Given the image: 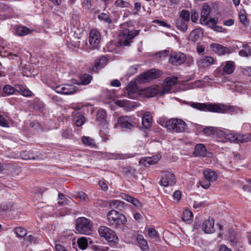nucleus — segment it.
Instances as JSON below:
<instances>
[{
  "label": "nucleus",
  "mask_w": 251,
  "mask_h": 251,
  "mask_svg": "<svg viewBox=\"0 0 251 251\" xmlns=\"http://www.w3.org/2000/svg\"><path fill=\"white\" fill-rule=\"evenodd\" d=\"M202 30L201 28H198L193 30L190 34L188 39L190 41L195 42L199 41L202 35Z\"/></svg>",
  "instance_id": "nucleus-22"
},
{
  "label": "nucleus",
  "mask_w": 251,
  "mask_h": 251,
  "mask_svg": "<svg viewBox=\"0 0 251 251\" xmlns=\"http://www.w3.org/2000/svg\"><path fill=\"white\" fill-rule=\"evenodd\" d=\"M192 107L200 111H209L211 112L230 113L235 111V107L225 104L217 103H199L192 102L190 103Z\"/></svg>",
  "instance_id": "nucleus-1"
},
{
  "label": "nucleus",
  "mask_w": 251,
  "mask_h": 251,
  "mask_svg": "<svg viewBox=\"0 0 251 251\" xmlns=\"http://www.w3.org/2000/svg\"><path fill=\"white\" fill-rule=\"evenodd\" d=\"M176 179L174 175L169 172L162 173L159 184L164 187L172 186L176 184Z\"/></svg>",
  "instance_id": "nucleus-7"
},
{
  "label": "nucleus",
  "mask_w": 251,
  "mask_h": 251,
  "mask_svg": "<svg viewBox=\"0 0 251 251\" xmlns=\"http://www.w3.org/2000/svg\"><path fill=\"white\" fill-rule=\"evenodd\" d=\"M237 134H234L233 133H228L226 135V139L227 140L229 141L230 142L236 143H237Z\"/></svg>",
  "instance_id": "nucleus-51"
},
{
  "label": "nucleus",
  "mask_w": 251,
  "mask_h": 251,
  "mask_svg": "<svg viewBox=\"0 0 251 251\" xmlns=\"http://www.w3.org/2000/svg\"><path fill=\"white\" fill-rule=\"evenodd\" d=\"M73 121L77 126H81L84 124L85 122L84 117L77 113L76 112H73Z\"/></svg>",
  "instance_id": "nucleus-29"
},
{
  "label": "nucleus",
  "mask_w": 251,
  "mask_h": 251,
  "mask_svg": "<svg viewBox=\"0 0 251 251\" xmlns=\"http://www.w3.org/2000/svg\"><path fill=\"white\" fill-rule=\"evenodd\" d=\"M98 18L100 20H102L108 24H110L112 22L111 19L109 17V15L104 13H101L99 14L98 16Z\"/></svg>",
  "instance_id": "nucleus-49"
},
{
  "label": "nucleus",
  "mask_w": 251,
  "mask_h": 251,
  "mask_svg": "<svg viewBox=\"0 0 251 251\" xmlns=\"http://www.w3.org/2000/svg\"><path fill=\"white\" fill-rule=\"evenodd\" d=\"M92 226L91 221L85 217L78 218L76 221V230L81 234H89Z\"/></svg>",
  "instance_id": "nucleus-3"
},
{
  "label": "nucleus",
  "mask_w": 251,
  "mask_h": 251,
  "mask_svg": "<svg viewBox=\"0 0 251 251\" xmlns=\"http://www.w3.org/2000/svg\"><path fill=\"white\" fill-rule=\"evenodd\" d=\"M16 91H17V90H16L13 87L11 86L10 85H6L3 88V91L4 92V94L2 95V96L5 97L7 96L13 94Z\"/></svg>",
  "instance_id": "nucleus-37"
},
{
  "label": "nucleus",
  "mask_w": 251,
  "mask_h": 251,
  "mask_svg": "<svg viewBox=\"0 0 251 251\" xmlns=\"http://www.w3.org/2000/svg\"><path fill=\"white\" fill-rule=\"evenodd\" d=\"M185 55L181 52L174 53L171 55L169 59L170 63L176 66L182 64L186 60Z\"/></svg>",
  "instance_id": "nucleus-12"
},
{
  "label": "nucleus",
  "mask_w": 251,
  "mask_h": 251,
  "mask_svg": "<svg viewBox=\"0 0 251 251\" xmlns=\"http://www.w3.org/2000/svg\"><path fill=\"white\" fill-rule=\"evenodd\" d=\"M214 62V59L211 56H204L200 59L198 62V65L201 68L207 67L213 64Z\"/></svg>",
  "instance_id": "nucleus-21"
},
{
  "label": "nucleus",
  "mask_w": 251,
  "mask_h": 251,
  "mask_svg": "<svg viewBox=\"0 0 251 251\" xmlns=\"http://www.w3.org/2000/svg\"><path fill=\"white\" fill-rule=\"evenodd\" d=\"M107 219L109 225L116 228L121 227L127 221L124 215L114 209L107 213Z\"/></svg>",
  "instance_id": "nucleus-2"
},
{
  "label": "nucleus",
  "mask_w": 251,
  "mask_h": 251,
  "mask_svg": "<svg viewBox=\"0 0 251 251\" xmlns=\"http://www.w3.org/2000/svg\"><path fill=\"white\" fill-rule=\"evenodd\" d=\"M214 220L213 218H209L202 224V230L206 233H212L214 231Z\"/></svg>",
  "instance_id": "nucleus-15"
},
{
  "label": "nucleus",
  "mask_w": 251,
  "mask_h": 251,
  "mask_svg": "<svg viewBox=\"0 0 251 251\" xmlns=\"http://www.w3.org/2000/svg\"><path fill=\"white\" fill-rule=\"evenodd\" d=\"M12 205L10 204H3L0 205V209L2 211H7L10 210Z\"/></svg>",
  "instance_id": "nucleus-60"
},
{
  "label": "nucleus",
  "mask_w": 251,
  "mask_h": 251,
  "mask_svg": "<svg viewBox=\"0 0 251 251\" xmlns=\"http://www.w3.org/2000/svg\"><path fill=\"white\" fill-rule=\"evenodd\" d=\"M193 153L196 156L205 157L207 156V149L205 146L202 144L196 145Z\"/></svg>",
  "instance_id": "nucleus-19"
},
{
  "label": "nucleus",
  "mask_w": 251,
  "mask_h": 251,
  "mask_svg": "<svg viewBox=\"0 0 251 251\" xmlns=\"http://www.w3.org/2000/svg\"><path fill=\"white\" fill-rule=\"evenodd\" d=\"M239 19L240 21L245 25H249V22L247 21V17L245 14H240L239 16Z\"/></svg>",
  "instance_id": "nucleus-63"
},
{
  "label": "nucleus",
  "mask_w": 251,
  "mask_h": 251,
  "mask_svg": "<svg viewBox=\"0 0 251 251\" xmlns=\"http://www.w3.org/2000/svg\"><path fill=\"white\" fill-rule=\"evenodd\" d=\"M115 5L116 6L120 7H128L130 6L127 1L124 0H116Z\"/></svg>",
  "instance_id": "nucleus-48"
},
{
  "label": "nucleus",
  "mask_w": 251,
  "mask_h": 251,
  "mask_svg": "<svg viewBox=\"0 0 251 251\" xmlns=\"http://www.w3.org/2000/svg\"><path fill=\"white\" fill-rule=\"evenodd\" d=\"M99 232L101 237H104L109 242L115 244L118 241L115 232L106 226H100L99 229Z\"/></svg>",
  "instance_id": "nucleus-5"
},
{
  "label": "nucleus",
  "mask_w": 251,
  "mask_h": 251,
  "mask_svg": "<svg viewBox=\"0 0 251 251\" xmlns=\"http://www.w3.org/2000/svg\"><path fill=\"white\" fill-rule=\"evenodd\" d=\"M31 30L25 26H19L16 29L17 35L20 36H25L31 33Z\"/></svg>",
  "instance_id": "nucleus-33"
},
{
  "label": "nucleus",
  "mask_w": 251,
  "mask_h": 251,
  "mask_svg": "<svg viewBox=\"0 0 251 251\" xmlns=\"http://www.w3.org/2000/svg\"><path fill=\"white\" fill-rule=\"evenodd\" d=\"M160 158V156L158 155L151 157H147L141 159L140 160V164L146 167H149L151 164H154L157 162Z\"/></svg>",
  "instance_id": "nucleus-16"
},
{
  "label": "nucleus",
  "mask_w": 251,
  "mask_h": 251,
  "mask_svg": "<svg viewBox=\"0 0 251 251\" xmlns=\"http://www.w3.org/2000/svg\"><path fill=\"white\" fill-rule=\"evenodd\" d=\"M211 12L210 6L206 3H204L202 6L201 11V22L203 24L204 22H206V20Z\"/></svg>",
  "instance_id": "nucleus-24"
},
{
  "label": "nucleus",
  "mask_w": 251,
  "mask_h": 251,
  "mask_svg": "<svg viewBox=\"0 0 251 251\" xmlns=\"http://www.w3.org/2000/svg\"><path fill=\"white\" fill-rule=\"evenodd\" d=\"M40 155V153L27 151H24L21 154V157L24 160H38L41 159Z\"/></svg>",
  "instance_id": "nucleus-23"
},
{
  "label": "nucleus",
  "mask_w": 251,
  "mask_h": 251,
  "mask_svg": "<svg viewBox=\"0 0 251 251\" xmlns=\"http://www.w3.org/2000/svg\"><path fill=\"white\" fill-rule=\"evenodd\" d=\"M247 184L244 185L242 188L245 191L251 192V179L247 180Z\"/></svg>",
  "instance_id": "nucleus-57"
},
{
  "label": "nucleus",
  "mask_w": 251,
  "mask_h": 251,
  "mask_svg": "<svg viewBox=\"0 0 251 251\" xmlns=\"http://www.w3.org/2000/svg\"><path fill=\"white\" fill-rule=\"evenodd\" d=\"M58 203L60 205H63L68 204V199L65 197L62 193L58 194Z\"/></svg>",
  "instance_id": "nucleus-47"
},
{
  "label": "nucleus",
  "mask_w": 251,
  "mask_h": 251,
  "mask_svg": "<svg viewBox=\"0 0 251 251\" xmlns=\"http://www.w3.org/2000/svg\"><path fill=\"white\" fill-rule=\"evenodd\" d=\"M54 90L59 94L64 95H71L77 91L76 87L71 84H64L56 86Z\"/></svg>",
  "instance_id": "nucleus-8"
},
{
  "label": "nucleus",
  "mask_w": 251,
  "mask_h": 251,
  "mask_svg": "<svg viewBox=\"0 0 251 251\" xmlns=\"http://www.w3.org/2000/svg\"><path fill=\"white\" fill-rule=\"evenodd\" d=\"M92 79V76L89 74H83L80 75V82L78 84L87 85L90 83Z\"/></svg>",
  "instance_id": "nucleus-34"
},
{
  "label": "nucleus",
  "mask_w": 251,
  "mask_h": 251,
  "mask_svg": "<svg viewBox=\"0 0 251 251\" xmlns=\"http://www.w3.org/2000/svg\"><path fill=\"white\" fill-rule=\"evenodd\" d=\"M210 48L213 51L220 55L229 53V50L227 47L220 44L212 43L210 45Z\"/></svg>",
  "instance_id": "nucleus-14"
},
{
  "label": "nucleus",
  "mask_w": 251,
  "mask_h": 251,
  "mask_svg": "<svg viewBox=\"0 0 251 251\" xmlns=\"http://www.w3.org/2000/svg\"><path fill=\"white\" fill-rule=\"evenodd\" d=\"M193 216V213L191 211L186 210L183 212L181 218L184 222L190 223L192 221Z\"/></svg>",
  "instance_id": "nucleus-32"
},
{
  "label": "nucleus",
  "mask_w": 251,
  "mask_h": 251,
  "mask_svg": "<svg viewBox=\"0 0 251 251\" xmlns=\"http://www.w3.org/2000/svg\"><path fill=\"white\" fill-rule=\"evenodd\" d=\"M10 117L6 114H0V126L3 127H8L9 124L8 121Z\"/></svg>",
  "instance_id": "nucleus-43"
},
{
  "label": "nucleus",
  "mask_w": 251,
  "mask_h": 251,
  "mask_svg": "<svg viewBox=\"0 0 251 251\" xmlns=\"http://www.w3.org/2000/svg\"><path fill=\"white\" fill-rule=\"evenodd\" d=\"M187 22L182 18H178L175 21V25L178 29L183 32H185L188 27Z\"/></svg>",
  "instance_id": "nucleus-28"
},
{
  "label": "nucleus",
  "mask_w": 251,
  "mask_h": 251,
  "mask_svg": "<svg viewBox=\"0 0 251 251\" xmlns=\"http://www.w3.org/2000/svg\"><path fill=\"white\" fill-rule=\"evenodd\" d=\"M81 141L82 143L86 146L92 147L95 146L94 140L88 136H83Z\"/></svg>",
  "instance_id": "nucleus-42"
},
{
  "label": "nucleus",
  "mask_w": 251,
  "mask_h": 251,
  "mask_svg": "<svg viewBox=\"0 0 251 251\" xmlns=\"http://www.w3.org/2000/svg\"><path fill=\"white\" fill-rule=\"evenodd\" d=\"M177 77L176 76L167 77L163 83L162 87L161 94H164L169 92L173 86H174L177 82Z\"/></svg>",
  "instance_id": "nucleus-10"
},
{
  "label": "nucleus",
  "mask_w": 251,
  "mask_h": 251,
  "mask_svg": "<svg viewBox=\"0 0 251 251\" xmlns=\"http://www.w3.org/2000/svg\"><path fill=\"white\" fill-rule=\"evenodd\" d=\"M241 72L246 76H251V67L241 68Z\"/></svg>",
  "instance_id": "nucleus-54"
},
{
  "label": "nucleus",
  "mask_w": 251,
  "mask_h": 251,
  "mask_svg": "<svg viewBox=\"0 0 251 251\" xmlns=\"http://www.w3.org/2000/svg\"><path fill=\"white\" fill-rule=\"evenodd\" d=\"M237 143H246L250 141L251 139L250 135L246 134H237Z\"/></svg>",
  "instance_id": "nucleus-41"
},
{
  "label": "nucleus",
  "mask_w": 251,
  "mask_h": 251,
  "mask_svg": "<svg viewBox=\"0 0 251 251\" xmlns=\"http://www.w3.org/2000/svg\"><path fill=\"white\" fill-rule=\"evenodd\" d=\"M15 233L17 236L20 237H23L26 235L27 231L23 227H19L15 228L14 230Z\"/></svg>",
  "instance_id": "nucleus-44"
},
{
  "label": "nucleus",
  "mask_w": 251,
  "mask_h": 251,
  "mask_svg": "<svg viewBox=\"0 0 251 251\" xmlns=\"http://www.w3.org/2000/svg\"><path fill=\"white\" fill-rule=\"evenodd\" d=\"M130 203L137 207H139L142 206L141 202L139 201V200L134 198H133V200H131Z\"/></svg>",
  "instance_id": "nucleus-62"
},
{
  "label": "nucleus",
  "mask_w": 251,
  "mask_h": 251,
  "mask_svg": "<svg viewBox=\"0 0 251 251\" xmlns=\"http://www.w3.org/2000/svg\"><path fill=\"white\" fill-rule=\"evenodd\" d=\"M132 122V118L128 116H121L118 120V123L122 127L127 129H131L134 126Z\"/></svg>",
  "instance_id": "nucleus-13"
},
{
  "label": "nucleus",
  "mask_w": 251,
  "mask_h": 251,
  "mask_svg": "<svg viewBox=\"0 0 251 251\" xmlns=\"http://www.w3.org/2000/svg\"><path fill=\"white\" fill-rule=\"evenodd\" d=\"M17 91L24 96L30 97L32 95V92L29 90L22 85L17 86Z\"/></svg>",
  "instance_id": "nucleus-38"
},
{
  "label": "nucleus",
  "mask_w": 251,
  "mask_h": 251,
  "mask_svg": "<svg viewBox=\"0 0 251 251\" xmlns=\"http://www.w3.org/2000/svg\"><path fill=\"white\" fill-rule=\"evenodd\" d=\"M115 104L121 107H126L128 105V101L126 100H118L115 101Z\"/></svg>",
  "instance_id": "nucleus-50"
},
{
  "label": "nucleus",
  "mask_w": 251,
  "mask_h": 251,
  "mask_svg": "<svg viewBox=\"0 0 251 251\" xmlns=\"http://www.w3.org/2000/svg\"><path fill=\"white\" fill-rule=\"evenodd\" d=\"M107 59L106 57L102 56L99 59H98L96 62L95 67L93 68V70L94 71L96 69H101L103 68L107 63Z\"/></svg>",
  "instance_id": "nucleus-31"
},
{
  "label": "nucleus",
  "mask_w": 251,
  "mask_h": 251,
  "mask_svg": "<svg viewBox=\"0 0 251 251\" xmlns=\"http://www.w3.org/2000/svg\"><path fill=\"white\" fill-rule=\"evenodd\" d=\"M62 135L64 138H70L72 137L71 130L66 129L63 131L62 133Z\"/></svg>",
  "instance_id": "nucleus-61"
},
{
  "label": "nucleus",
  "mask_w": 251,
  "mask_h": 251,
  "mask_svg": "<svg viewBox=\"0 0 251 251\" xmlns=\"http://www.w3.org/2000/svg\"><path fill=\"white\" fill-rule=\"evenodd\" d=\"M155 23L158 24L159 25L167 28H170L171 25L167 24L165 22L159 20H155L154 21Z\"/></svg>",
  "instance_id": "nucleus-64"
},
{
  "label": "nucleus",
  "mask_w": 251,
  "mask_h": 251,
  "mask_svg": "<svg viewBox=\"0 0 251 251\" xmlns=\"http://www.w3.org/2000/svg\"><path fill=\"white\" fill-rule=\"evenodd\" d=\"M199 18V14L195 11H192L191 15V19L194 23H196Z\"/></svg>",
  "instance_id": "nucleus-59"
},
{
  "label": "nucleus",
  "mask_w": 251,
  "mask_h": 251,
  "mask_svg": "<svg viewBox=\"0 0 251 251\" xmlns=\"http://www.w3.org/2000/svg\"><path fill=\"white\" fill-rule=\"evenodd\" d=\"M243 49L239 51V54L242 57H248L251 55V49L250 46L247 45H243Z\"/></svg>",
  "instance_id": "nucleus-36"
},
{
  "label": "nucleus",
  "mask_w": 251,
  "mask_h": 251,
  "mask_svg": "<svg viewBox=\"0 0 251 251\" xmlns=\"http://www.w3.org/2000/svg\"><path fill=\"white\" fill-rule=\"evenodd\" d=\"M224 73L227 75H230L234 72L235 68V64L233 61H228L225 62L221 66Z\"/></svg>",
  "instance_id": "nucleus-18"
},
{
  "label": "nucleus",
  "mask_w": 251,
  "mask_h": 251,
  "mask_svg": "<svg viewBox=\"0 0 251 251\" xmlns=\"http://www.w3.org/2000/svg\"><path fill=\"white\" fill-rule=\"evenodd\" d=\"M136 239L141 250L145 251L148 249L147 241L144 239L143 235H138Z\"/></svg>",
  "instance_id": "nucleus-30"
},
{
  "label": "nucleus",
  "mask_w": 251,
  "mask_h": 251,
  "mask_svg": "<svg viewBox=\"0 0 251 251\" xmlns=\"http://www.w3.org/2000/svg\"><path fill=\"white\" fill-rule=\"evenodd\" d=\"M214 131L215 128L212 126L206 127L203 129V132L207 135H210Z\"/></svg>",
  "instance_id": "nucleus-56"
},
{
  "label": "nucleus",
  "mask_w": 251,
  "mask_h": 251,
  "mask_svg": "<svg viewBox=\"0 0 251 251\" xmlns=\"http://www.w3.org/2000/svg\"><path fill=\"white\" fill-rule=\"evenodd\" d=\"M165 126L174 132H182L185 129L186 123L179 119H172L166 122Z\"/></svg>",
  "instance_id": "nucleus-4"
},
{
  "label": "nucleus",
  "mask_w": 251,
  "mask_h": 251,
  "mask_svg": "<svg viewBox=\"0 0 251 251\" xmlns=\"http://www.w3.org/2000/svg\"><path fill=\"white\" fill-rule=\"evenodd\" d=\"M161 75V73L160 70L152 69L140 75L139 76V80L140 83H144L156 79L159 77Z\"/></svg>",
  "instance_id": "nucleus-6"
},
{
  "label": "nucleus",
  "mask_w": 251,
  "mask_h": 251,
  "mask_svg": "<svg viewBox=\"0 0 251 251\" xmlns=\"http://www.w3.org/2000/svg\"><path fill=\"white\" fill-rule=\"evenodd\" d=\"M126 90L129 95L135 93L137 90V85L135 81H131L129 82L126 87Z\"/></svg>",
  "instance_id": "nucleus-35"
},
{
  "label": "nucleus",
  "mask_w": 251,
  "mask_h": 251,
  "mask_svg": "<svg viewBox=\"0 0 251 251\" xmlns=\"http://www.w3.org/2000/svg\"><path fill=\"white\" fill-rule=\"evenodd\" d=\"M141 8V3L139 2H136L134 4V7L133 9V13L135 15L138 14Z\"/></svg>",
  "instance_id": "nucleus-53"
},
{
  "label": "nucleus",
  "mask_w": 251,
  "mask_h": 251,
  "mask_svg": "<svg viewBox=\"0 0 251 251\" xmlns=\"http://www.w3.org/2000/svg\"><path fill=\"white\" fill-rule=\"evenodd\" d=\"M148 235L150 237L154 240H156L159 238L158 233L154 228H151L148 230Z\"/></svg>",
  "instance_id": "nucleus-45"
},
{
  "label": "nucleus",
  "mask_w": 251,
  "mask_h": 251,
  "mask_svg": "<svg viewBox=\"0 0 251 251\" xmlns=\"http://www.w3.org/2000/svg\"><path fill=\"white\" fill-rule=\"evenodd\" d=\"M203 174L204 178L205 179L210 181L211 182L216 181L217 179V175L216 173L211 169L204 170L203 172Z\"/></svg>",
  "instance_id": "nucleus-26"
},
{
  "label": "nucleus",
  "mask_w": 251,
  "mask_h": 251,
  "mask_svg": "<svg viewBox=\"0 0 251 251\" xmlns=\"http://www.w3.org/2000/svg\"><path fill=\"white\" fill-rule=\"evenodd\" d=\"M72 197L75 199L79 198L82 201H87L89 200L88 196L83 192H79L74 194Z\"/></svg>",
  "instance_id": "nucleus-40"
},
{
  "label": "nucleus",
  "mask_w": 251,
  "mask_h": 251,
  "mask_svg": "<svg viewBox=\"0 0 251 251\" xmlns=\"http://www.w3.org/2000/svg\"><path fill=\"white\" fill-rule=\"evenodd\" d=\"M122 199L123 200H125V201L130 202L131 201V200H133V197L128 195V194H125V193H122L120 195Z\"/></svg>",
  "instance_id": "nucleus-58"
},
{
  "label": "nucleus",
  "mask_w": 251,
  "mask_h": 251,
  "mask_svg": "<svg viewBox=\"0 0 251 251\" xmlns=\"http://www.w3.org/2000/svg\"><path fill=\"white\" fill-rule=\"evenodd\" d=\"M162 91L161 86L155 85L144 89L143 90L142 93L146 97L150 98L154 97L158 94L163 95V94H161Z\"/></svg>",
  "instance_id": "nucleus-11"
},
{
  "label": "nucleus",
  "mask_w": 251,
  "mask_h": 251,
  "mask_svg": "<svg viewBox=\"0 0 251 251\" xmlns=\"http://www.w3.org/2000/svg\"><path fill=\"white\" fill-rule=\"evenodd\" d=\"M106 113L104 109H100L97 114V120L98 122L102 126L105 128H107V121L106 119Z\"/></svg>",
  "instance_id": "nucleus-20"
},
{
  "label": "nucleus",
  "mask_w": 251,
  "mask_h": 251,
  "mask_svg": "<svg viewBox=\"0 0 251 251\" xmlns=\"http://www.w3.org/2000/svg\"><path fill=\"white\" fill-rule=\"evenodd\" d=\"M77 243L79 248L81 250L86 249L88 246V240L85 237L78 238Z\"/></svg>",
  "instance_id": "nucleus-39"
},
{
  "label": "nucleus",
  "mask_w": 251,
  "mask_h": 251,
  "mask_svg": "<svg viewBox=\"0 0 251 251\" xmlns=\"http://www.w3.org/2000/svg\"><path fill=\"white\" fill-rule=\"evenodd\" d=\"M101 40L100 33L95 29L92 30L89 33V43L91 47L93 49H97Z\"/></svg>",
  "instance_id": "nucleus-9"
},
{
  "label": "nucleus",
  "mask_w": 251,
  "mask_h": 251,
  "mask_svg": "<svg viewBox=\"0 0 251 251\" xmlns=\"http://www.w3.org/2000/svg\"><path fill=\"white\" fill-rule=\"evenodd\" d=\"M217 22L214 18H210L209 20H206V22H204L203 24L208 25L213 29V26L216 25Z\"/></svg>",
  "instance_id": "nucleus-52"
},
{
  "label": "nucleus",
  "mask_w": 251,
  "mask_h": 251,
  "mask_svg": "<svg viewBox=\"0 0 251 251\" xmlns=\"http://www.w3.org/2000/svg\"><path fill=\"white\" fill-rule=\"evenodd\" d=\"M211 183V182L210 181H208L204 178L200 182V184L202 188L207 189L210 186Z\"/></svg>",
  "instance_id": "nucleus-55"
},
{
  "label": "nucleus",
  "mask_w": 251,
  "mask_h": 251,
  "mask_svg": "<svg viewBox=\"0 0 251 251\" xmlns=\"http://www.w3.org/2000/svg\"><path fill=\"white\" fill-rule=\"evenodd\" d=\"M123 34L126 36L125 39L124 41V44L125 45H128L130 44L132 39L136 35L139 34L138 30H131L128 29H125L123 31Z\"/></svg>",
  "instance_id": "nucleus-17"
},
{
  "label": "nucleus",
  "mask_w": 251,
  "mask_h": 251,
  "mask_svg": "<svg viewBox=\"0 0 251 251\" xmlns=\"http://www.w3.org/2000/svg\"><path fill=\"white\" fill-rule=\"evenodd\" d=\"M152 118L150 112H146L142 118V125L145 128L148 129L151 125Z\"/></svg>",
  "instance_id": "nucleus-27"
},
{
  "label": "nucleus",
  "mask_w": 251,
  "mask_h": 251,
  "mask_svg": "<svg viewBox=\"0 0 251 251\" xmlns=\"http://www.w3.org/2000/svg\"><path fill=\"white\" fill-rule=\"evenodd\" d=\"M178 18H182L187 22H189L190 20V12L188 10L183 9L180 13Z\"/></svg>",
  "instance_id": "nucleus-46"
},
{
  "label": "nucleus",
  "mask_w": 251,
  "mask_h": 251,
  "mask_svg": "<svg viewBox=\"0 0 251 251\" xmlns=\"http://www.w3.org/2000/svg\"><path fill=\"white\" fill-rule=\"evenodd\" d=\"M125 202L117 200H113L109 202V206L111 209L119 211H123L125 209Z\"/></svg>",
  "instance_id": "nucleus-25"
}]
</instances>
